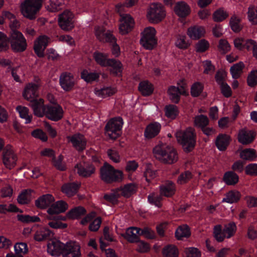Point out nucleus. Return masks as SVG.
<instances>
[{"label": "nucleus", "mask_w": 257, "mask_h": 257, "mask_svg": "<svg viewBox=\"0 0 257 257\" xmlns=\"http://www.w3.org/2000/svg\"><path fill=\"white\" fill-rule=\"evenodd\" d=\"M10 46L14 52H23L26 50L27 40L21 32L13 31L10 38L1 32V51L9 49Z\"/></svg>", "instance_id": "1"}, {"label": "nucleus", "mask_w": 257, "mask_h": 257, "mask_svg": "<svg viewBox=\"0 0 257 257\" xmlns=\"http://www.w3.org/2000/svg\"><path fill=\"white\" fill-rule=\"evenodd\" d=\"M47 251L52 256H58L60 254L63 257H81L80 246L75 242H53L48 244Z\"/></svg>", "instance_id": "2"}, {"label": "nucleus", "mask_w": 257, "mask_h": 257, "mask_svg": "<svg viewBox=\"0 0 257 257\" xmlns=\"http://www.w3.org/2000/svg\"><path fill=\"white\" fill-rule=\"evenodd\" d=\"M175 135L177 142L182 146L185 153H190L194 149L196 145L197 136L194 130L188 128L185 131H178Z\"/></svg>", "instance_id": "3"}, {"label": "nucleus", "mask_w": 257, "mask_h": 257, "mask_svg": "<svg viewBox=\"0 0 257 257\" xmlns=\"http://www.w3.org/2000/svg\"><path fill=\"white\" fill-rule=\"evenodd\" d=\"M95 35L99 41L109 43L111 54L115 58L120 56V49L116 43L117 39L110 30H106L103 27L97 26L95 28Z\"/></svg>", "instance_id": "4"}, {"label": "nucleus", "mask_w": 257, "mask_h": 257, "mask_svg": "<svg viewBox=\"0 0 257 257\" xmlns=\"http://www.w3.org/2000/svg\"><path fill=\"white\" fill-rule=\"evenodd\" d=\"M153 153L161 162L165 164H174L178 159L176 149L162 143H159L153 149Z\"/></svg>", "instance_id": "5"}, {"label": "nucleus", "mask_w": 257, "mask_h": 257, "mask_svg": "<svg viewBox=\"0 0 257 257\" xmlns=\"http://www.w3.org/2000/svg\"><path fill=\"white\" fill-rule=\"evenodd\" d=\"M44 0H25L21 5L22 15L27 19L33 20L41 10Z\"/></svg>", "instance_id": "6"}, {"label": "nucleus", "mask_w": 257, "mask_h": 257, "mask_svg": "<svg viewBox=\"0 0 257 257\" xmlns=\"http://www.w3.org/2000/svg\"><path fill=\"white\" fill-rule=\"evenodd\" d=\"M236 230L237 226L233 221L224 224L223 228L221 225H216L213 229L214 237L217 241L222 242L225 238H230L232 237Z\"/></svg>", "instance_id": "7"}, {"label": "nucleus", "mask_w": 257, "mask_h": 257, "mask_svg": "<svg viewBox=\"0 0 257 257\" xmlns=\"http://www.w3.org/2000/svg\"><path fill=\"white\" fill-rule=\"evenodd\" d=\"M100 172L101 180L107 183L120 182L123 178L122 171L115 169L107 163L101 167Z\"/></svg>", "instance_id": "8"}, {"label": "nucleus", "mask_w": 257, "mask_h": 257, "mask_svg": "<svg viewBox=\"0 0 257 257\" xmlns=\"http://www.w3.org/2000/svg\"><path fill=\"white\" fill-rule=\"evenodd\" d=\"M123 124V119L120 116L110 119L104 127L105 135L110 140H116L121 134Z\"/></svg>", "instance_id": "9"}, {"label": "nucleus", "mask_w": 257, "mask_h": 257, "mask_svg": "<svg viewBox=\"0 0 257 257\" xmlns=\"http://www.w3.org/2000/svg\"><path fill=\"white\" fill-rule=\"evenodd\" d=\"M156 33V30L152 27L146 28L141 33L140 44L145 49L151 50L157 46L158 40Z\"/></svg>", "instance_id": "10"}, {"label": "nucleus", "mask_w": 257, "mask_h": 257, "mask_svg": "<svg viewBox=\"0 0 257 257\" xmlns=\"http://www.w3.org/2000/svg\"><path fill=\"white\" fill-rule=\"evenodd\" d=\"M58 22L62 30L66 32L70 31L74 28V15L70 10H65L59 15Z\"/></svg>", "instance_id": "11"}, {"label": "nucleus", "mask_w": 257, "mask_h": 257, "mask_svg": "<svg viewBox=\"0 0 257 257\" xmlns=\"http://www.w3.org/2000/svg\"><path fill=\"white\" fill-rule=\"evenodd\" d=\"M166 13L161 4H152L147 12V18L152 23H158L165 17Z\"/></svg>", "instance_id": "12"}, {"label": "nucleus", "mask_w": 257, "mask_h": 257, "mask_svg": "<svg viewBox=\"0 0 257 257\" xmlns=\"http://www.w3.org/2000/svg\"><path fill=\"white\" fill-rule=\"evenodd\" d=\"M1 152L3 151V162L6 168L11 169L13 168L17 161V157L11 147L4 148V142L1 139Z\"/></svg>", "instance_id": "13"}, {"label": "nucleus", "mask_w": 257, "mask_h": 257, "mask_svg": "<svg viewBox=\"0 0 257 257\" xmlns=\"http://www.w3.org/2000/svg\"><path fill=\"white\" fill-rule=\"evenodd\" d=\"M119 14V31L121 35H126L130 32L134 27L135 21L133 18L128 14Z\"/></svg>", "instance_id": "14"}, {"label": "nucleus", "mask_w": 257, "mask_h": 257, "mask_svg": "<svg viewBox=\"0 0 257 257\" xmlns=\"http://www.w3.org/2000/svg\"><path fill=\"white\" fill-rule=\"evenodd\" d=\"M68 142L71 143L72 147L79 153L83 152L86 148L87 140L82 134L77 133L72 136L67 137Z\"/></svg>", "instance_id": "15"}, {"label": "nucleus", "mask_w": 257, "mask_h": 257, "mask_svg": "<svg viewBox=\"0 0 257 257\" xmlns=\"http://www.w3.org/2000/svg\"><path fill=\"white\" fill-rule=\"evenodd\" d=\"M63 114L64 111L59 104H47L44 116L52 121H58L63 118Z\"/></svg>", "instance_id": "16"}, {"label": "nucleus", "mask_w": 257, "mask_h": 257, "mask_svg": "<svg viewBox=\"0 0 257 257\" xmlns=\"http://www.w3.org/2000/svg\"><path fill=\"white\" fill-rule=\"evenodd\" d=\"M76 84L74 75L68 72H63L59 77V84L66 92L72 90Z\"/></svg>", "instance_id": "17"}, {"label": "nucleus", "mask_w": 257, "mask_h": 257, "mask_svg": "<svg viewBox=\"0 0 257 257\" xmlns=\"http://www.w3.org/2000/svg\"><path fill=\"white\" fill-rule=\"evenodd\" d=\"M50 38L46 35L40 36L34 42V50L38 57L44 56V51L49 43Z\"/></svg>", "instance_id": "18"}, {"label": "nucleus", "mask_w": 257, "mask_h": 257, "mask_svg": "<svg viewBox=\"0 0 257 257\" xmlns=\"http://www.w3.org/2000/svg\"><path fill=\"white\" fill-rule=\"evenodd\" d=\"M29 102V105L33 109L35 115L39 117H42L45 115L47 104H44L43 98L32 99Z\"/></svg>", "instance_id": "19"}, {"label": "nucleus", "mask_w": 257, "mask_h": 257, "mask_svg": "<svg viewBox=\"0 0 257 257\" xmlns=\"http://www.w3.org/2000/svg\"><path fill=\"white\" fill-rule=\"evenodd\" d=\"M75 168L79 176L86 178L91 176L95 171V168L92 164L85 162L77 163Z\"/></svg>", "instance_id": "20"}, {"label": "nucleus", "mask_w": 257, "mask_h": 257, "mask_svg": "<svg viewBox=\"0 0 257 257\" xmlns=\"http://www.w3.org/2000/svg\"><path fill=\"white\" fill-rule=\"evenodd\" d=\"M39 85L34 83H29L23 92V96L27 100L30 101L32 99H36L39 96L38 89Z\"/></svg>", "instance_id": "21"}, {"label": "nucleus", "mask_w": 257, "mask_h": 257, "mask_svg": "<svg viewBox=\"0 0 257 257\" xmlns=\"http://www.w3.org/2000/svg\"><path fill=\"white\" fill-rule=\"evenodd\" d=\"M255 133L245 128L239 130L238 134V141L242 145H248L251 143L255 139Z\"/></svg>", "instance_id": "22"}, {"label": "nucleus", "mask_w": 257, "mask_h": 257, "mask_svg": "<svg viewBox=\"0 0 257 257\" xmlns=\"http://www.w3.org/2000/svg\"><path fill=\"white\" fill-rule=\"evenodd\" d=\"M100 72L96 70L90 71L86 69L82 70L80 77L85 82L88 84H92L93 82H98L99 81Z\"/></svg>", "instance_id": "23"}, {"label": "nucleus", "mask_w": 257, "mask_h": 257, "mask_svg": "<svg viewBox=\"0 0 257 257\" xmlns=\"http://www.w3.org/2000/svg\"><path fill=\"white\" fill-rule=\"evenodd\" d=\"M159 188L161 195L168 198L173 196L176 191L175 183L170 180L166 181Z\"/></svg>", "instance_id": "24"}, {"label": "nucleus", "mask_w": 257, "mask_h": 257, "mask_svg": "<svg viewBox=\"0 0 257 257\" xmlns=\"http://www.w3.org/2000/svg\"><path fill=\"white\" fill-rule=\"evenodd\" d=\"M68 208V204L64 200H58L53 202L47 210L48 213L50 215H57L63 213Z\"/></svg>", "instance_id": "25"}, {"label": "nucleus", "mask_w": 257, "mask_h": 257, "mask_svg": "<svg viewBox=\"0 0 257 257\" xmlns=\"http://www.w3.org/2000/svg\"><path fill=\"white\" fill-rule=\"evenodd\" d=\"M105 67L110 68V72L115 76L121 74L123 71V65L121 61L115 58H109Z\"/></svg>", "instance_id": "26"}, {"label": "nucleus", "mask_w": 257, "mask_h": 257, "mask_svg": "<svg viewBox=\"0 0 257 257\" xmlns=\"http://www.w3.org/2000/svg\"><path fill=\"white\" fill-rule=\"evenodd\" d=\"M80 184L76 182L64 183L61 187V191L67 197L75 195L80 187Z\"/></svg>", "instance_id": "27"}, {"label": "nucleus", "mask_w": 257, "mask_h": 257, "mask_svg": "<svg viewBox=\"0 0 257 257\" xmlns=\"http://www.w3.org/2000/svg\"><path fill=\"white\" fill-rule=\"evenodd\" d=\"M161 125L159 122L154 121L149 124L144 132L145 137L149 139L156 137L160 132Z\"/></svg>", "instance_id": "28"}, {"label": "nucleus", "mask_w": 257, "mask_h": 257, "mask_svg": "<svg viewBox=\"0 0 257 257\" xmlns=\"http://www.w3.org/2000/svg\"><path fill=\"white\" fill-rule=\"evenodd\" d=\"M54 201L55 199L52 195L46 194L40 196L35 201V205L37 208L45 209L49 208Z\"/></svg>", "instance_id": "29"}, {"label": "nucleus", "mask_w": 257, "mask_h": 257, "mask_svg": "<svg viewBox=\"0 0 257 257\" xmlns=\"http://www.w3.org/2000/svg\"><path fill=\"white\" fill-rule=\"evenodd\" d=\"M8 19L9 20V25L11 29V33L19 27L20 23L15 18V16L9 12H4L1 15V25L3 24L4 19Z\"/></svg>", "instance_id": "30"}, {"label": "nucleus", "mask_w": 257, "mask_h": 257, "mask_svg": "<svg viewBox=\"0 0 257 257\" xmlns=\"http://www.w3.org/2000/svg\"><path fill=\"white\" fill-rule=\"evenodd\" d=\"M174 11L179 17L185 18L190 13V8L184 2H179L176 4Z\"/></svg>", "instance_id": "31"}, {"label": "nucleus", "mask_w": 257, "mask_h": 257, "mask_svg": "<svg viewBox=\"0 0 257 257\" xmlns=\"http://www.w3.org/2000/svg\"><path fill=\"white\" fill-rule=\"evenodd\" d=\"M205 33L204 28L199 26H194L188 28L187 34L189 37L194 40L199 39L203 36Z\"/></svg>", "instance_id": "32"}, {"label": "nucleus", "mask_w": 257, "mask_h": 257, "mask_svg": "<svg viewBox=\"0 0 257 257\" xmlns=\"http://www.w3.org/2000/svg\"><path fill=\"white\" fill-rule=\"evenodd\" d=\"M230 137L226 135L220 134L217 137L215 145L217 149L221 151H225L229 144Z\"/></svg>", "instance_id": "33"}, {"label": "nucleus", "mask_w": 257, "mask_h": 257, "mask_svg": "<svg viewBox=\"0 0 257 257\" xmlns=\"http://www.w3.org/2000/svg\"><path fill=\"white\" fill-rule=\"evenodd\" d=\"M138 89L142 95L148 96L153 93L154 86L147 80L142 81L139 84Z\"/></svg>", "instance_id": "34"}, {"label": "nucleus", "mask_w": 257, "mask_h": 257, "mask_svg": "<svg viewBox=\"0 0 257 257\" xmlns=\"http://www.w3.org/2000/svg\"><path fill=\"white\" fill-rule=\"evenodd\" d=\"M137 229H140V228L131 227L126 230L124 237L129 242L135 243L140 241V235L137 233L138 230Z\"/></svg>", "instance_id": "35"}, {"label": "nucleus", "mask_w": 257, "mask_h": 257, "mask_svg": "<svg viewBox=\"0 0 257 257\" xmlns=\"http://www.w3.org/2000/svg\"><path fill=\"white\" fill-rule=\"evenodd\" d=\"M168 93L171 101L175 103L178 104L180 102L181 96L182 94L180 92V89L178 86L171 85L169 87Z\"/></svg>", "instance_id": "36"}, {"label": "nucleus", "mask_w": 257, "mask_h": 257, "mask_svg": "<svg viewBox=\"0 0 257 257\" xmlns=\"http://www.w3.org/2000/svg\"><path fill=\"white\" fill-rule=\"evenodd\" d=\"M222 180L227 185H235L239 181V177L234 172L228 171L224 174Z\"/></svg>", "instance_id": "37"}, {"label": "nucleus", "mask_w": 257, "mask_h": 257, "mask_svg": "<svg viewBox=\"0 0 257 257\" xmlns=\"http://www.w3.org/2000/svg\"><path fill=\"white\" fill-rule=\"evenodd\" d=\"M86 210L84 207L79 206L70 209L66 214L67 217L69 219H74L80 218L85 215Z\"/></svg>", "instance_id": "38"}, {"label": "nucleus", "mask_w": 257, "mask_h": 257, "mask_svg": "<svg viewBox=\"0 0 257 257\" xmlns=\"http://www.w3.org/2000/svg\"><path fill=\"white\" fill-rule=\"evenodd\" d=\"M93 57L96 63L102 67H105L108 60V54L107 53L101 52L98 51H95L93 54Z\"/></svg>", "instance_id": "39"}, {"label": "nucleus", "mask_w": 257, "mask_h": 257, "mask_svg": "<svg viewBox=\"0 0 257 257\" xmlns=\"http://www.w3.org/2000/svg\"><path fill=\"white\" fill-rule=\"evenodd\" d=\"M12 64L13 63L10 60L1 59V66H7L9 71H11V74L14 79L17 82H21L20 78L16 73L18 67H12Z\"/></svg>", "instance_id": "40"}, {"label": "nucleus", "mask_w": 257, "mask_h": 257, "mask_svg": "<svg viewBox=\"0 0 257 257\" xmlns=\"http://www.w3.org/2000/svg\"><path fill=\"white\" fill-rule=\"evenodd\" d=\"M239 156L240 158L243 160L253 161L257 158V153L255 150L248 148L242 150Z\"/></svg>", "instance_id": "41"}, {"label": "nucleus", "mask_w": 257, "mask_h": 257, "mask_svg": "<svg viewBox=\"0 0 257 257\" xmlns=\"http://www.w3.org/2000/svg\"><path fill=\"white\" fill-rule=\"evenodd\" d=\"M120 196L130 197L136 192V187L133 184H127L123 187L117 188Z\"/></svg>", "instance_id": "42"}, {"label": "nucleus", "mask_w": 257, "mask_h": 257, "mask_svg": "<svg viewBox=\"0 0 257 257\" xmlns=\"http://www.w3.org/2000/svg\"><path fill=\"white\" fill-rule=\"evenodd\" d=\"M157 170L154 169L152 164H148L146 165L144 176L148 183H150L152 180L155 178L157 176Z\"/></svg>", "instance_id": "43"}, {"label": "nucleus", "mask_w": 257, "mask_h": 257, "mask_svg": "<svg viewBox=\"0 0 257 257\" xmlns=\"http://www.w3.org/2000/svg\"><path fill=\"white\" fill-rule=\"evenodd\" d=\"M240 198V193L236 190H230L225 194V197L222 200L223 202L233 203L237 202Z\"/></svg>", "instance_id": "44"}, {"label": "nucleus", "mask_w": 257, "mask_h": 257, "mask_svg": "<svg viewBox=\"0 0 257 257\" xmlns=\"http://www.w3.org/2000/svg\"><path fill=\"white\" fill-rule=\"evenodd\" d=\"M52 232L48 229L44 228L40 231H37L34 238L37 241H42L48 239L52 236Z\"/></svg>", "instance_id": "45"}, {"label": "nucleus", "mask_w": 257, "mask_h": 257, "mask_svg": "<svg viewBox=\"0 0 257 257\" xmlns=\"http://www.w3.org/2000/svg\"><path fill=\"white\" fill-rule=\"evenodd\" d=\"M191 234L190 230L187 225L180 226L175 231V236L178 239H182L184 237H188Z\"/></svg>", "instance_id": "46"}, {"label": "nucleus", "mask_w": 257, "mask_h": 257, "mask_svg": "<svg viewBox=\"0 0 257 257\" xmlns=\"http://www.w3.org/2000/svg\"><path fill=\"white\" fill-rule=\"evenodd\" d=\"M16 109L19 113L20 117L25 119V123H30L32 119V115H29V109L28 108L25 106L19 105L17 107Z\"/></svg>", "instance_id": "47"}, {"label": "nucleus", "mask_w": 257, "mask_h": 257, "mask_svg": "<svg viewBox=\"0 0 257 257\" xmlns=\"http://www.w3.org/2000/svg\"><path fill=\"white\" fill-rule=\"evenodd\" d=\"M194 125L200 129L203 127L208 125L209 120L208 117L204 114H199L195 116Z\"/></svg>", "instance_id": "48"}, {"label": "nucleus", "mask_w": 257, "mask_h": 257, "mask_svg": "<svg viewBox=\"0 0 257 257\" xmlns=\"http://www.w3.org/2000/svg\"><path fill=\"white\" fill-rule=\"evenodd\" d=\"M120 197L119 193H118L117 189H115L110 193H105L103 196V199L113 204H117L118 202V199Z\"/></svg>", "instance_id": "49"}, {"label": "nucleus", "mask_w": 257, "mask_h": 257, "mask_svg": "<svg viewBox=\"0 0 257 257\" xmlns=\"http://www.w3.org/2000/svg\"><path fill=\"white\" fill-rule=\"evenodd\" d=\"M32 190L25 189L23 190L18 195L17 201L20 204H27L30 202Z\"/></svg>", "instance_id": "50"}, {"label": "nucleus", "mask_w": 257, "mask_h": 257, "mask_svg": "<svg viewBox=\"0 0 257 257\" xmlns=\"http://www.w3.org/2000/svg\"><path fill=\"white\" fill-rule=\"evenodd\" d=\"M17 218L18 221L26 224L38 222L41 220L39 217L37 216H31L30 215L18 214Z\"/></svg>", "instance_id": "51"}, {"label": "nucleus", "mask_w": 257, "mask_h": 257, "mask_svg": "<svg viewBox=\"0 0 257 257\" xmlns=\"http://www.w3.org/2000/svg\"><path fill=\"white\" fill-rule=\"evenodd\" d=\"M148 200L151 204L160 208L162 206L163 196L160 193L159 195L155 193H153L148 195Z\"/></svg>", "instance_id": "52"}, {"label": "nucleus", "mask_w": 257, "mask_h": 257, "mask_svg": "<svg viewBox=\"0 0 257 257\" xmlns=\"http://www.w3.org/2000/svg\"><path fill=\"white\" fill-rule=\"evenodd\" d=\"M162 253L164 257H178V250L177 248L173 245H168L165 246Z\"/></svg>", "instance_id": "53"}, {"label": "nucleus", "mask_w": 257, "mask_h": 257, "mask_svg": "<svg viewBox=\"0 0 257 257\" xmlns=\"http://www.w3.org/2000/svg\"><path fill=\"white\" fill-rule=\"evenodd\" d=\"M204 89V85L200 82H195L191 86L190 93L192 97H197L200 95Z\"/></svg>", "instance_id": "54"}, {"label": "nucleus", "mask_w": 257, "mask_h": 257, "mask_svg": "<svg viewBox=\"0 0 257 257\" xmlns=\"http://www.w3.org/2000/svg\"><path fill=\"white\" fill-rule=\"evenodd\" d=\"M64 7V4L59 0L50 1L49 5L46 7L47 10L50 12H56Z\"/></svg>", "instance_id": "55"}, {"label": "nucleus", "mask_w": 257, "mask_h": 257, "mask_svg": "<svg viewBox=\"0 0 257 257\" xmlns=\"http://www.w3.org/2000/svg\"><path fill=\"white\" fill-rule=\"evenodd\" d=\"M192 177L193 175L190 171H185L179 174L177 180V183L180 185L187 184Z\"/></svg>", "instance_id": "56"}, {"label": "nucleus", "mask_w": 257, "mask_h": 257, "mask_svg": "<svg viewBox=\"0 0 257 257\" xmlns=\"http://www.w3.org/2000/svg\"><path fill=\"white\" fill-rule=\"evenodd\" d=\"M228 16L227 13L223 8L216 10L213 14V19L215 22H221L226 19Z\"/></svg>", "instance_id": "57"}, {"label": "nucleus", "mask_w": 257, "mask_h": 257, "mask_svg": "<svg viewBox=\"0 0 257 257\" xmlns=\"http://www.w3.org/2000/svg\"><path fill=\"white\" fill-rule=\"evenodd\" d=\"M165 114L168 118L174 119L178 115V110L177 106L169 104L165 107Z\"/></svg>", "instance_id": "58"}, {"label": "nucleus", "mask_w": 257, "mask_h": 257, "mask_svg": "<svg viewBox=\"0 0 257 257\" xmlns=\"http://www.w3.org/2000/svg\"><path fill=\"white\" fill-rule=\"evenodd\" d=\"M14 248L16 254H26L29 250L27 244L23 242L16 243Z\"/></svg>", "instance_id": "59"}, {"label": "nucleus", "mask_w": 257, "mask_h": 257, "mask_svg": "<svg viewBox=\"0 0 257 257\" xmlns=\"http://www.w3.org/2000/svg\"><path fill=\"white\" fill-rule=\"evenodd\" d=\"M115 93V90L111 87H103L101 89L96 90V94L102 98L112 95Z\"/></svg>", "instance_id": "60"}, {"label": "nucleus", "mask_w": 257, "mask_h": 257, "mask_svg": "<svg viewBox=\"0 0 257 257\" xmlns=\"http://www.w3.org/2000/svg\"><path fill=\"white\" fill-rule=\"evenodd\" d=\"M244 67V64L242 62H240L238 63L233 65L230 68V73H231L233 78H237L239 76V74L240 72L242 71Z\"/></svg>", "instance_id": "61"}, {"label": "nucleus", "mask_w": 257, "mask_h": 257, "mask_svg": "<svg viewBox=\"0 0 257 257\" xmlns=\"http://www.w3.org/2000/svg\"><path fill=\"white\" fill-rule=\"evenodd\" d=\"M137 233L139 235H143L148 239H154L156 237V234L154 231L148 227H145L144 229H137Z\"/></svg>", "instance_id": "62"}, {"label": "nucleus", "mask_w": 257, "mask_h": 257, "mask_svg": "<svg viewBox=\"0 0 257 257\" xmlns=\"http://www.w3.org/2000/svg\"><path fill=\"white\" fill-rule=\"evenodd\" d=\"M247 83L248 85L251 87L257 85V70H252L249 73Z\"/></svg>", "instance_id": "63"}, {"label": "nucleus", "mask_w": 257, "mask_h": 257, "mask_svg": "<svg viewBox=\"0 0 257 257\" xmlns=\"http://www.w3.org/2000/svg\"><path fill=\"white\" fill-rule=\"evenodd\" d=\"M248 18L253 24H257V10L254 7H250L248 10Z\"/></svg>", "instance_id": "64"}]
</instances>
